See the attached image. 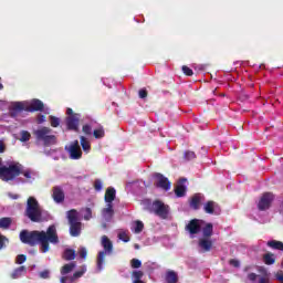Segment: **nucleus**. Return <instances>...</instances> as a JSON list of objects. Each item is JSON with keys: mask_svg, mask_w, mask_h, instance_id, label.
Instances as JSON below:
<instances>
[{"mask_svg": "<svg viewBox=\"0 0 283 283\" xmlns=\"http://www.w3.org/2000/svg\"><path fill=\"white\" fill-rule=\"evenodd\" d=\"M20 240L23 244H29V247L40 244V252L48 253L50 251V243L59 244V233L56 232V226L52 224L46 231L22 230L20 232Z\"/></svg>", "mask_w": 283, "mask_h": 283, "instance_id": "obj_1", "label": "nucleus"}, {"mask_svg": "<svg viewBox=\"0 0 283 283\" xmlns=\"http://www.w3.org/2000/svg\"><path fill=\"white\" fill-rule=\"evenodd\" d=\"M24 216L31 222H43V211L41 210V205H39V200H36V198H28Z\"/></svg>", "mask_w": 283, "mask_h": 283, "instance_id": "obj_2", "label": "nucleus"}, {"mask_svg": "<svg viewBox=\"0 0 283 283\" xmlns=\"http://www.w3.org/2000/svg\"><path fill=\"white\" fill-rule=\"evenodd\" d=\"M33 136L38 143H42L44 147L56 145V136L52 135V128L42 126L33 132Z\"/></svg>", "mask_w": 283, "mask_h": 283, "instance_id": "obj_3", "label": "nucleus"}, {"mask_svg": "<svg viewBox=\"0 0 283 283\" xmlns=\"http://www.w3.org/2000/svg\"><path fill=\"white\" fill-rule=\"evenodd\" d=\"M20 176H21V164L19 163L0 167V178L4 182H10V180H15Z\"/></svg>", "mask_w": 283, "mask_h": 283, "instance_id": "obj_4", "label": "nucleus"}, {"mask_svg": "<svg viewBox=\"0 0 283 283\" xmlns=\"http://www.w3.org/2000/svg\"><path fill=\"white\" fill-rule=\"evenodd\" d=\"M103 251H99L97 254V269L98 271H103V264L105 263V258L107 255H112L114 253V243H112V240L107 235L102 237Z\"/></svg>", "mask_w": 283, "mask_h": 283, "instance_id": "obj_5", "label": "nucleus"}, {"mask_svg": "<svg viewBox=\"0 0 283 283\" xmlns=\"http://www.w3.org/2000/svg\"><path fill=\"white\" fill-rule=\"evenodd\" d=\"M67 220L71 235L73 238H78V235H81V221L78 220V212L75 209L69 210Z\"/></svg>", "mask_w": 283, "mask_h": 283, "instance_id": "obj_6", "label": "nucleus"}, {"mask_svg": "<svg viewBox=\"0 0 283 283\" xmlns=\"http://www.w3.org/2000/svg\"><path fill=\"white\" fill-rule=\"evenodd\" d=\"M148 211L149 213H155V216H158L161 220H167V217L169 216V206L160 200H155L150 208H148Z\"/></svg>", "mask_w": 283, "mask_h": 283, "instance_id": "obj_7", "label": "nucleus"}, {"mask_svg": "<svg viewBox=\"0 0 283 283\" xmlns=\"http://www.w3.org/2000/svg\"><path fill=\"white\" fill-rule=\"evenodd\" d=\"M273 200H275V196L272 192L263 193L258 203L259 211H266L268 209H271Z\"/></svg>", "mask_w": 283, "mask_h": 283, "instance_id": "obj_8", "label": "nucleus"}, {"mask_svg": "<svg viewBox=\"0 0 283 283\" xmlns=\"http://www.w3.org/2000/svg\"><path fill=\"white\" fill-rule=\"evenodd\" d=\"M65 149L70 154L71 160H81V158H83V150H81L78 140H74L69 148L66 146Z\"/></svg>", "mask_w": 283, "mask_h": 283, "instance_id": "obj_9", "label": "nucleus"}, {"mask_svg": "<svg viewBox=\"0 0 283 283\" xmlns=\"http://www.w3.org/2000/svg\"><path fill=\"white\" fill-rule=\"evenodd\" d=\"M200 222L202 221L199 219H191L185 228L186 231H188L190 235H198V233L202 231V224H200Z\"/></svg>", "mask_w": 283, "mask_h": 283, "instance_id": "obj_10", "label": "nucleus"}, {"mask_svg": "<svg viewBox=\"0 0 283 283\" xmlns=\"http://www.w3.org/2000/svg\"><path fill=\"white\" fill-rule=\"evenodd\" d=\"M155 178L157 180L155 184L156 187H158L159 189H164V191H169V189H171V181H169V179L163 174L156 172Z\"/></svg>", "mask_w": 283, "mask_h": 283, "instance_id": "obj_11", "label": "nucleus"}, {"mask_svg": "<svg viewBox=\"0 0 283 283\" xmlns=\"http://www.w3.org/2000/svg\"><path fill=\"white\" fill-rule=\"evenodd\" d=\"M65 123L70 132H78V123H81V115L67 116Z\"/></svg>", "mask_w": 283, "mask_h": 283, "instance_id": "obj_12", "label": "nucleus"}, {"mask_svg": "<svg viewBox=\"0 0 283 283\" xmlns=\"http://www.w3.org/2000/svg\"><path fill=\"white\" fill-rule=\"evenodd\" d=\"M52 198L56 205H61V202H65V191L61 186H55L52 188Z\"/></svg>", "mask_w": 283, "mask_h": 283, "instance_id": "obj_13", "label": "nucleus"}, {"mask_svg": "<svg viewBox=\"0 0 283 283\" xmlns=\"http://www.w3.org/2000/svg\"><path fill=\"white\" fill-rule=\"evenodd\" d=\"M202 200H205V196L200 193H196L190 199V209H193L195 211H198L200 209V205L202 203Z\"/></svg>", "mask_w": 283, "mask_h": 283, "instance_id": "obj_14", "label": "nucleus"}, {"mask_svg": "<svg viewBox=\"0 0 283 283\" xmlns=\"http://www.w3.org/2000/svg\"><path fill=\"white\" fill-rule=\"evenodd\" d=\"M20 176H23L25 178V180H22V182H28L32 185V182H34V176H36V174L32 169L24 170L23 165H21Z\"/></svg>", "mask_w": 283, "mask_h": 283, "instance_id": "obj_15", "label": "nucleus"}, {"mask_svg": "<svg viewBox=\"0 0 283 283\" xmlns=\"http://www.w3.org/2000/svg\"><path fill=\"white\" fill-rule=\"evenodd\" d=\"M198 245L203 253H209L213 249V242L207 238L199 239Z\"/></svg>", "mask_w": 283, "mask_h": 283, "instance_id": "obj_16", "label": "nucleus"}, {"mask_svg": "<svg viewBox=\"0 0 283 283\" xmlns=\"http://www.w3.org/2000/svg\"><path fill=\"white\" fill-rule=\"evenodd\" d=\"M45 105L41 99H33L30 105L27 107V112H43Z\"/></svg>", "mask_w": 283, "mask_h": 283, "instance_id": "obj_17", "label": "nucleus"}, {"mask_svg": "<svg viewBox=\"0 0 283 283\" xmlns=\"http://www.w3.org/2000/svg\"><path fill=\"white\" fill-rule=\"evenodd\" d=\"M104 200L106 205H112V202L116 200V189L114 187L106 189Z\"/></svg>", "mask_w": 283, "mask_h": 283, "instance_id": "obj_18", "label": "nucleus"}, {"mask_svg": "<svg viewBox=\"0 0 283 283\" xmlns=\"http://www.w3.org/2000/svg\"><path fill=\"white\" fill-rule=\"evenodd\" d=\"M103 218L107 221H109L112 218H114V205L107 203L106 208L102 210Z\"/></svg>", "mask_w": 283, "mask_h": 283, "instance_id": "obj_19", "label": "nucleus"}, {"mask_svg": "<svg viewBox=\"0 0 283 283\" xmlns=\"http://www.w3.org/2000/svg\"><path fill=\"white\" fill-rule=\"evenodd\" d=\"M25 273H28V268H25V265H22L14 269L10 277L11 280H19V277H22V275H25Z\"/></svg>", "mask_w": 283, "mask_h": 283, "instance_id": "obj_20", "label": "nucleus"}, {"mask_svg": "<svg viewBox=\"0 0 283 283\" xmlns=\"http://www.w3.org/2000/svg\"><path fill=\"white\" fill-rule=\"evenodd\" d=\"M216 209H218V203H216V201H207L203 206V211L210 216H213Z\"/></svg>", "mask_w": 283, "mask_h": 283, "instance_id": "obj_21", "label": "nucleus"}, {"mask_svg": "<svg viewBox=\"0 0 283 283\" xmlns=\"http://www.w3.org/2000/svg\"><path fill=\"white\" fill-rule=\"evenodd\" d=\"M76 269V262L66 263L61 268V275H67Z\"/></svg>", "mask_w": 283, "mask_h": 283, "instance_id": "obj_22", "label": "nucleus"}, {"mask_svg": "<svg viewBox=\"0 0 283 283\" xmlns=\"http://www.w3.org/2000/svg\"><path fill=\"white\" fill-rule=\"evenodd\" d=\"M165 280L167 283H178V273L174 270H168Z\"/></svg>", "mask_w": 283, "mask_h": 283, "instance_id": "obj_23", "label": "nucleus"}, {"mask_svg": "<svg viewBox=\"0 0 283 283\" xmlns=\"http://www.w3.org/2000/svg\"><path fill=\"white\" fill-rule=\"evenodd\" d=\"M62 258L66 262H70L72 260H76V251H74L72 249H66V250H64V252L62 254Z\"/></svg>", "mask_w": 283, "mask_h": 283, "instance_id": "obj_24", "label": "nucleus"}, {"mask_svg": "<svg viewBox=\"0 0 283 283\" xmlns=\"http://www.w3.org/2000/svg\"><path fill=\"white\" fill-rule=\"evenodd\" d=\"M186 193H187V187H185V185L179 184L176 186L175 195L177 196V198H185Z\"/></svg>", "mask_w": 283, "mask_h": 283, "instance_id": "obj_25", "label": "nucleus"}, {"mask_svg": "<svg viewBox=\"0 0 283 283\" xmlns=\"http://www.w3.org/2000/svg\"><path fill=\"white\" fill-rule=\"evenodd\" d=\"M268 247H270V249H274L275 251H283V242L282 241H277V240H271L268 241Z\"/></svg>", "mask_w": 283, "mask_h": 283, "instance_id": "obj_26", "label": "nucleus"}, {"mask_svg": "<svg viewBox=\"0 0 283 283\" xmlns=\"http://www.w3.org/2000/svg\"><path fill=\"white\" fill-rule=\"evenodd\" d=\"M203 238H211L213 235V223H207L206 227L202 229Z\"/></svg>", "mask_w": 283, "mask_h": 283, "instance_id": "obj_27", "label": "nucleus"}, {"mask_svg": "<svg viewBox=\"0 0 283 283\" xmlns=\"http://www.w3.org/2000/svg\"><path fill=\"white\" fill-rule=\"evenodd\" d=\"M263 262L268 266L273 265V263L275 262V254H273L271 252H268V253L263 254Z\"/></svg>", "mask_w": 283, "mask_h": 283, "instance_id": "obj_28", "label": "nucleus"}, {"mask_svg": "<svg viewBox=\"0 0 283 283\" xmlns=\"http://www.w3.org/2000/svg\"><path fill=\"white\" fill-rule=\"evenodd\" d=\"M143 275H145L143 271H133L132 272L133 283H145V281H143Z\"/></svg>", "mask_w": 283, "mask_h": 283, "instance_id": "obj_29", "label": "nucleus"}, {"mask_svg": "<svg viewBox=\"0 0 283 283\" xmlns=\"http://www.w3.org/2000/svg\"><path fill=\"white\" fill-rule=\"evenodd\" d=\"M11 224H12V218L10 217L0 218V229H10Z\"/></svg>", "mask_w": 283, "mask_h": 283, "instance_id": "obj_30", "label": "nucleus"}, {"mask_svg": "<svg viewBox=\"0 0 283 283\" xmlns=\"http://www.w3.org/2000/svg\"><path fill=\"white\" fill-rule=\"evenodd\" d=\"M86 271H87V268L85 265H83L81 268V270L73 273V275L71 276V282L78 280V277H83V275H85Z\"/></svg>", "mask_w": 283, "mask_h": 283, "instance_id": "obj_31", "label": "nucleus"}, {"mask_svg": "<svg viewBox=\"0 0 283 283\" xmlns=\"http://www.w3.org/2000/svg\"><path fill=\"white\" fill-rule=\"evenodd\" d=\"M93 136L96 139L105 138V128L99 125L96 129L93 130Z\"/></svg>", "mask_w": 283, "mask_h": 283, "instance_id": "obj_32", "label": "nucleus"}, {"mask_svg": "<svg viewBox=\"0 0 283 283\" xmlns=\"http://www.w3.org/2000/svg\"><path fill=\"white\" fill-rule=\"evenodd\" d=\"M80 143L83 151H90V149H92V145H90V142L87 140V138H85V136L80 137Z\"/></svg>", "mask_w": 283, "mask_h": 283, "instance_id": "obj_33", "label": "nucleus"}, {"mask_svg": "<svg viewBox=\"0 0 283 283\" xmlns=\"http://www.w3.org/2000/svg\"><path fill=\"white\" fill-rule=\"evenodd\" d=\"M20 134H21V138H20L21 143H28V140L32 138V135L28 130H22Z\"/></svg>", "mask_w": 283, "mask_h": 283, "instance_id": "obj_34", "label": "nucleus"}, {"mask_svg": "<svg viewBox=\"0 0 283 283\" xmlns=\"http://www.w3.org/2000/svg\"><path fill=\"white\" fill-rule=\"evenodd\" d=\"M49 120L51 123V127H59V125H61V119L56 116H50Z\"/></svg>", "mask_w": 283, "mask_h": 283, "instance_id": "obj_35", "label": "nucleus"}, {"mask_svg": "<svg viewBox=\"0 0 283 283\" xmlns=\"http://www.w3.org/2000/svg\"><path fill=\"white\" fill-rule=\"evenodd\" d=\"M13 112H23L25 106L21 102H15L12 106Z\"/></svg>", "mask_w": 283, "mask_h": 283, "instance_id": "obj_36", "label": "nucleus"}, {"mask_svg": "<svg viewBox=\"0 0 283 283\" xmlns=\"http://www.w3.org/2000/svg\"><path fill=\"white\" fill-rule=\"evenodd\" d=\"M130 266L132 269H140L143 266V262L138 259L130 260Z\"/></svg>", "mask_w": 283, "mask_h": 283, "instance_id": "obj_37", "label": "nucleus"}, {"mask_svg": "<svg viewBox=\"0 0 283 283\" xmlns=\"http://www.w3.org/2000/svg\"><path fill=\"white\" fill-rule=\"evenodd\" d=\"M82 132H83V134H85V136H92V125L85 124L82 127Z\"/></svg>", "mask_w": 283, "mask_h": 283, "instance_id": "obj_38", "label": "nucleus"}, {"mask_svg": "<svg viewBox=\"0 0 283 283\" xmlns=\"http://www.w3.org/2000/svg\"><path fill=\"white\" fill-rule=\"evenodd\" d=\"M94 189H95V191H102L103 190V181L101 179H95Z\"/></svg>", "mask_w": 283, "mask_h": 283, "instance_id": "obj_39", "label": "nucleus"}, {"mask_svg": "<svg viewBox=\"0 0 283 283\" xmlns=\"http://www.w3.org/2000/svg\"><path fill=\"white\" fill-rule=\"evenodd\" d=\"M181 70L186 76H193V70H191L189 66L184 65Z\"/></svg>", "mask_w": 283, "mask_h": 283, "instance_id": "obj_40", "label": "nucleus"}, {"mask_svg": "<svg viewBox=\"0 0 283 283\" xmlns=\"http://www.w3.org/2000/svg\"><path fill=\"white\" fill-rule=\"evenodd\" d=\"M143 229H145V224L143 223V221H136L135 233L143 232Z\"/></svg>", "mask_w": 283, "mask_h": 283, "instance_id": "obj_41", "label": "nucleus"}, {"mask_svg": "<svg viewBox=\"0 0 283 283\" xmlns=\"http://www.w3.org/2000/svg\"><path fill=\"white\" fill-rule=\"evenodd\" d=\"M25 260H28V256H25V254H19L15 258V264H23V262H25Z\"/></svg>", "mask_w": 283, "mask_h": 283, "instance_id": "obj_42", "label": "nucleus"}, {"mask_svg": "<svg viewBox=\"0 0 283 283\" xmlns=\"http://www.w3.org/2000/svg\"><path fill=\"white\" fill-rule=\"evenodd\" d=\"M185 158H186V160H195L196 153H193L191 150H188V151L185 153Z\"/></svg>", "mask_w": 283, "mask_h": 283, "instance_id": "obj_43", "label": "nucleus"}, {"mask_svg": "<svg viewBox=\"0 0 283 283\" xmlns=\"http://www.w3.org/2000/svg\"><path fill=\"white\" fill-rule=\"evenodd\" d=\"M118 239L122 240V242H129V235H127L125 232H119Z\"/></svg>", "mask_w": 283, "mask_h": 283, "instance_id": "obj_44", "label": "nucleus"}, {"mask_svg": "<svg viewBox=\"0 0 283 283\" xmlns=\"http://www.w3.org/2000/svg\"><path fill=\"white\" fill-rule=\"evenodd\" d=\"M6 242H9V240L6 238V235L0 234V251L1 249H6Z\"/></svg>", "mask_w": 283, "mask_h": 283, "instance_id": "obj_45", "label": "nucleus"}, {"mask_svg": "<svg viewBox=\"0 0 283 283\" xmlns=\"http://www.w3.org/2000/svg\"><path fill=\"white\" fill-rule=\"evenodd\" d=\"M78 255H80V258H82V260H85V258H87V249L81 248L78 250Z\"/></svg>", "mask_w": 283, "mask_h": 283, "instance_id": "obj_46", "label": "nucleus"}, {"mask_svg": "<svg viewBox=\"0 0 283 283\" xmlns=\"http://www.w3.org/2000/svg\"><path fill=\"white\" fill-rule=\"evenodd\" d=\"M91 219H92V208H85L84 220H91Z\"/></svg>", "mask_w": 283, "mask_h": 283, "instance_id": "obj_47", "label": "nucleus"}, {"mask_svg": "<svg viewBox=\"0 0 283 283\" xmlns=\"http://www.w3.org/2000/svg\"><path fill=\"white\" fill-rule=\"evenodd\" d=\"M40 277H42V280H48L50 277V271L44 270L40 272Z\"/></svg>", "mask_w": 283, "mask_h": 283, "instance_id": "obj_48", "label": "nucleus"}, {"mask_svg": "<svg viewBox=\"0 0 283 283\" xmlns=\"http://www.w3.org/2000/svg\"><path fill=\"white\" fill-rule=\"evenodd\" d=\"M258 277H260V275H258L253 272L248 274V280H250V282H255V280H258Z\"/></svg>", "mask_w": 283, "mask_h": 283, "instance_id": "obj_49", "label": "nucleus"}, {"mask_svg": "<svg viewBox=\"0 0 283 283\" xmlns=\"http://www.w3.org/2000/svg\"><path fill=\"white\" fill-rule=\"evenodd\" d=\"M138 95H139V98H147V95H148L147 90L145 88L139 90Z\"/></svg>", "mask_w": 283, "mask_h": 283, "instance_id": "obj_50", "label": "nucleus"}, {"mask_svg": "<svg viewBox=\"0 0 283 283\" xmlns=\"http://www.w3.org/2000/svg\"><path fill=\"white\" fill-rule=\"evenodd\" d=\"M229 264H231V266H234L235 269H238L240 266V261H238L235 259H231L229 261Z\"/></svg>", "mask_w": 283, "mask_h": 283, "instance_id": "obj_51", "label": "nucleus"}, {"mask_svg": "<svg viewBox=\"0 0 283 283\" xmlns=\"http://www.w3.org/2000/svg\"><path fill=\"white\" fill-rule=\"evenodd\" d=\"M275 277L279 282L283 283V271H279L276 274H275Z\"/></svg>", "mask_w": 283, "mask_h": 283, "instance_id": "obj_52", "label": "nucleus"}, {"mask_svg": "<svg viewBox=\"0 0 283 283\" xmlns=\"http://www.w3.org/2000/svg\"><path fill=\"white\" fill-rule=\"evenodd\" d=\"M38 125H41L42 123H45V116L44 115H39L36 118Z\"/></svg>", "mask_w": 283, "mask_h": 283, "instance_id": "obj_53", "label": "nucleus"}, {"mask_svg": "<svg viewBox=\"0 0 283 283\" xmlns=\"http://www.w3.org/2000/svg\"><path fill=\"white\" fill-rule=\"evenodd\" d=\"M259 283H271V281L266 276H260L259 277Z\"/></svg>", "mask_w": 283, "mask_h": 283, "instance_id": "obj_54", "label": "nucleus"}, {"mask_svg": "<svg viewBox=\"0 0 283 283\" xmlns=\"http://www.w3.org/2000/svg\"><path fill=\"white\" fill-rule=\"evenodd\" d=\"M66 114H67V116H76V115H78V113H74V111L72 108H67L66 109Z\"/></svg>", "mask_w": 283, "mask_h": 283, "instance_id": "obj_55", "label": "nucleus"}, {"mask_svg": "<svg viewBox=\"0 0 283 283\" xmlns=\"http://www.w3.org/2000/svg\"><path fill=\"white\" fill-rule=\"evenodd\" d=\"M3 151H6V145L0 140V154H3Z\"/></svg>", "mask_w": 283, "mask_h": 283, "instance_id": "obj_56", "label": "nucleus"}, {"mask_svg": "<svg viewBox=\"0 0 283 283\" xmlns=\"http://www.w3.org/2000/svg\"><path fill=\"white\" fill-rule=\"evenodd\" d=\"M9 196L12 198V200H19V195L10 193Z\"/></svg>", "mask_w": 283, "mask_h": 283, "instance_id": "obj_57", "label": "nucleus"}, {"mask_svg": "<svg viewBox=\"0 0 283 283\" xmlns=\"http://www.w3.org/2000/svg\"><path fill=\"white\" fill-rule=\"evenodd\" d=\"M60 282H61V283H67V276H62V277L60 279Z\"/></svg>", "mask_w": 283, "mask_h": 283, "instance_id": "obj_58", "label": "nucleus"}, {"mask_svg": "<svg viewBox=\"0 0 283 283\" xmlns=\"http://www.w3.org/2000/svg\"><path fill=\"white\" fill-rule=\"evenodd\" d=\"M3 90V84L1 83V77H0V91Z\"/></svg>", "mask_w": 283, "mask_h": 283, "instance_id": "obj_59", "label": "nucleus"}, {"mask_svg": "<svg viewBox=\"0 0 283 283\" xmlns=\"http://www.w3.org/2000/svg\"><path fill=\"white\" fill-rule=\"evenodd\" d=\"M180 182H187V179L186 178L180 179Z\"/></svg>", "mask_w": 283, "mask_h": 283, "instance_id": "obj_60", "label": "nucleus"}, {"mask_svg": "<svg viewBox=\"0 0 283 283\" xmlns=\"http://www.w3.org/2000/svg\"><path fill=\"white\" fill-rule=\"evenodd\" d=\"M135 249H140V245H138V244H135Z\"/></svg>", "mask_w": 283, "mask_h": 283, "instance_id": "obj_61", "label": "nucleus"}, {"mask_svg": "<svg viewBox=\"0 0 283 283\" xmlns=\"http://www.w3.org/2000/svg\"><path fill=\"white\" fill-rule=\"evenodd\" d=\"M0 165H1V158H0Z\"/></svg>", "mask_w": 283, "mask_h": 283, "instance_id": "obj_62", "label": "nucleus"}]
</instances>
